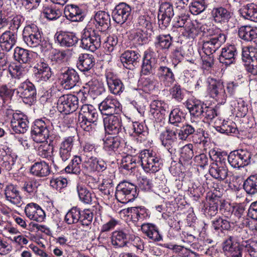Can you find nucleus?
<instances>
[{"label": "nucleus", "instance_id": "f257e3e1", "mask_svg": "<svg viewBox=\"0 0 257 257\" xmlns=\"http://www.w3.org/2000/svg\"><path fill=\"white\" fill-rule=\"evenodd\" d=\"M32 138L37 143H43L48 139L52 145H56L61 139L60 135L54 131L50 132L47 122L42 119L36 120L31 131Z\"/></svg>", "mask_w": 257, "mask_h": 257}, {"label": "nucleus", "instance_id": "f03ea898", "mask_svg": "<svg viewBox=\"0 0 257 257\" xmlns=\"http://www.w3.org/2000/svg\"><path fill=\"white\" fill-rule=\"evenodd\" d=\"M103 33L92 28H85L82 34L80 47L83 49L94 52L101 44Z\"/></svg>", "mask_w": 257, "mask_h": 257}, {"label": "nucleus", "instance_id": "7ed1b4c3", "mask_svg": "<svg viewBox=\"0 0 257 257\" xmlns=\"http://www.w3.org/2000/svg\"><path fill=\"white\" fill-rule=\"evenodd\" d=\"M115 196L116 199L122 203L133 201L138 196L137 186L127 181H122L116 187Z\"/></svg>", "mask_w": 257, "mask_h": 257}, {"label": "nucleus", "instance_id": "20e7f679", "mask_svg": "<svg viewBox=\"0 0 257 257\" xmlns=\"http://www.w3.org/2000/svg\"><path fill=\"white\" fill-rule=\"evenodd\" d=\"M141 164L147 173H155L160 169L161 164L160 158L152 150L145 149L140 153Z\"/></svg>", "mask_w": 257, "mask_h": 257}, {"label": "nucleus", "instance_id": "39448f33", "mask_svg": "<svg viewBox=\"0 0 257 257\" xmlns=\"http://www.w3.org/2000/svg\"><path fill=\"white\" fill-rule=\"evenodd\" d=\"M252 154L247 150L240 149L229 153L227 160L234 168H240L249 165L251 162Z\"/></svg>", "mask_w": 257, "mask_h": 257}, {"label": "nucleus", "instance_id": "423d86ee", "mask_svg": "<svg viewBox=\"0 0 257 257\" xmlns=\"http://www.w3.org/2000/svg\"><path fill=\"white\" fill-rule=\"evenodd\" d=\"M78 98L76 96L71 94H65L58 98L57 108L61 113L69 114L78 108Z\"/></svg>", "mask_w": 257, "mask_h": 257}, {"label": "nucleus", "instance_id": "0eeeda50", "mask_svg": "<svg viewBox=\"0 0 257 257\" xmlns=\"http://www.w3.org/2000/svg\"><path fill=\"white\" fill-rule=\"evenodd\" d=\"M59 80L62 87L68 90L76 85L80 81V77L74 69L65 67L61 69Z\"/></svg>", "mask_w": 257, "mask_h": 257}, {"label": "nucleus", "instance_id": "6e6552de", "mask_svg": "<svg viewBox=\"0 0 257 257\" xmlns=\"http://www.w3.org/2000/svg\"><path fill=\"white\" fill-rule=\"evenodd\" d=\"M169 108L168 105L162 100H155L150 104V115L154 121V126L160 125L165 118V116Z\"/></svg>", "mask_w": 257, "mask_h": 257}, {"label": "nucleus", "instance_id": "1a4fd4ad", "mask_svg": "<svg viewBox=\"0 0 257 257\" xmlns=\"http://www.w3.org/2000/svg\"><path fill=\"white\" fill-rule=\"evenodd\" d=\"M42 33L35 25H28L23 30V38L27 45L31 47H36L41 44Z\"/></svg>", "mask_w": 257, "mask_h": 257}, {"label": "nucleus", "instance_id": "9d476101", "mask_svg": "<svg viewBox=\"0 0 257 257\" xmlns=\"http://www.w3.org/2000/svg\"><path fill=\"white\" fill-rule=\"evenodd\" d=\"M178 131L166 128L162 132L159 137L162 145L164 146L171 154H175L178 146Z\"/></svg>", "mask_w": 257, "mask_h": 257}, {"label": "nucleus", "instance_id": "9b49d317", "mask_svg": "<svg viewBox=\"0 0 257 257\" xmlns=\"http://www.w3.org/2000/svg\"><path fill=\"white\" fill-rule=\"evenodd\" d=\"M242 59L247 63L246 67L247 71L254 76L257 75V48L248 47L243 49Z\"/></svg>", "mask_w": 257, "mask_h": 257}, {"label": "nucleus", "instance_id": "f8f14e48", "mask_svg": "<svg viewBox=\"0 0 257 257\" xmlns=\"http://www.w3.org/2000/svg\"><path fill=\"white\" fill-rule=\"evenodd\" d=\"M17 93L26 104L30 105L36 100V89L35 85L29 81L21 83L17 88Z\"/></svg>", "mask_w": 257, "mask_h": 257}, {"label": "nucleus", "instance_id": "ddd939ff", "mask_svg": "<svg viewBox=\"0 0 257 257\" xmlns=\"http://www.w3.org/2000/svg\"><path fill=\"white\" fill-rule=\"evenodd\" d=\"M132 7L125 3H120L117 5L112 12L113 20L116 23L122 25L132 18Z\"/></svg>", "mask_w": 257, "mask_h": 257}, {"label": "nucleus", "instance_id": "4468645a", "mask_svg": "<svg viewBox=\"0 0 257 257\" xmlns=\"http://www.w3.org/2000/svg\"><path fill=\"white\" fill-rule=\"evenodd\" d=\"M99 109L102 114L109 116L120 113L121 107L116 99L108 96L99 104Z\"/></svg>", "mask_w": 257, "mask_h": 257}, {"label": "nucleus", "instance_id": "2eb2a0df", "mask_svg": "<svg viewBox=\"0 0 257 257\" xmlns=\"http://www.w3.org/2000/svg\"><path fill=\"white\" fill-rule=\"evenodd\" d=\"M223 251L228 257H242L243 247L241 243L239 244L235 237L229 236L224 241L223 246Z\"/></svg>", "mask_w": 257, "mask_h": 257}, {"label": "nucleus", "instance_id": "dca6fc26", "mask_svg": "<svg viewBox=\"0 0 257 257\" xmlns=\"http://www.w3.org/2000/svg\"><path fill=\"white\" fill-rule=\"evenodd\" d=\"M174 15L172 5L168 2L161 4L158 14V23L162 29L167 28Z\"/></svg>", "mask_w": 257, "mask_h": 257}, {"label": "nucleus", "instance_id": "f3484780", "mask_svg": "<svg viewBox=\"0 0 257 257\" xmlns=\"http://www.w3.org/2000/svg\"><path fill=\"white\" fill-rule=\"evenodd\" d=\"M103 124L105 133L109 135H117L122 126L121 117L114 114L104 117Z\"/></svg>", "mask_w": 257, "mask_h": 257}, {"label": "nucleus", "instance_id": "a211bd4d", "mask_svg": "<svg viewBox=\"0 0 257 257\" xmlns=\"http://www.w3.org/2000/svg\"><path fill=\"white\" fill-rule=\"evenodd\" d=\"M201 121L200 120H195L191 118L189 122L186 123L178 131V136L179 140L185 141L190 136L195 133H199L200 131V124Z\"/></svg>", "mask_w": 257, "mask_h": 257}, {"label": "nucleus", "instance_id": "6ab92c4d", "mask_svg": "<svg viewBox=\"0 0 257 257\" xmlns=\"http://www.w3.org/2000/svg\"><path fill=\"white\" fill-rule=\"evenodd\" d=\"M74 142V136L66 137L61 142L58 148V156L62 162H65L71 157Z\"/></svg>", "mask_w": 257, "mask_h": 257}, {"label": "nucleus", "instance_id": "aec40b11", "mask_svg": "<svg viewBox=\"0 0 257 257\" xmlns=\"http://www.w3.org/2000/svg\"><path fill=\"white\" fill-rule=\"evenodd\" d=\"M105 77L109 91L115 95H120L124 90L121 80L111 71H107Z\"/></svg>", "mask_w": 257, "mask_h": 257}, {"label": "nucleus", "instance_id": "412c9836", "mask_svg": "<svg viewBox=\"0 0 257 257\" xmlns=\"http://www.w3.org/2000/svg\"><path fill=\"white\" fill-rule=\"evenodd\" d=\"M157 77L161 84L169 87L175 81V77L172 69L166 66H160L157 71Z\"/></svg>", "mask_w": 257, "mask_h": 257}, {"label": "nucleus", "instance_id": "4be33fe9", "mask_svg": "<svg viewBox=\"0 0 257 257\" xmlns=\"http://www.w3.org/2000/svg\"><path fill=\"white\" fill-rule=\"evenodd\" d=\"M206 104L196 98H190L186 102V106L190 112L191 118L199 120L202 118Z\"/></svg>", "mask_w": 257, "mask_h": 257}, {"label": "nucleus", "instance_id": "5701e85b", "mask_svg": "<svg viewBox=\"0 0 257 257\" xmlns=\"http://www.w3.org/2000/svg\"><path fill=\"white\" fill-rule=\"evenodd\" d=\"M6 199L12 204L21 207L24 204L20 192L17 186L10 184L7 185L5 189Z\"/></svg>", "mask_w": 257, "mask_h": 257}, {"label": "nucleus", "instance_id": "b1692460", "mask_svg": "<svg viewBox=\"0 0 257 257\" xmlns=\"http://www.w3.org/2000/svg\"><path fill=\"white\" fill-rule=\"evenodd\" d=\"M208 91L211 97L215 99H225L226 95L222 82L210 79L208 80Z\"/></svg>", "mask_w": 257, "mask_h": 257}, {"label": "nucleus", "instance_id": "393cba45", "mask_svg": "<svg viewBox=\"0 0 257 257\" xmlns=\"http://www.w3.org/2000/svg\"><path fill=\"white\" fill-rule=\"evenodd\" d=\"M56 41L60 46L68 48L75 46L78 38L75 34L68 32L61 31L55 35Z\"/></svg>", "mask_w": 257, "mask_h": 257}, {"label": "nucleus", "instance_id": "a878e982", "mask_svg": "<svg viewBox=\"0 0 257 257\" xmlns=\"http://www.w3.org/2000/svg\"><path fill=\"white\" fill-rule=\"evenodd\" d=\"M25 212L28 218L37 222H42L45 217L43 210L37 204H28L25 208Z\"/></svg>", "mask_w": 257, "mask_h": 257}, {"label": "nucleus", "instance_id": "bb28decb", "mask_svg": "<svg viewBox=\"0 0 257 257\" xmlns=\"http://www.w3.org/2000/svg\"><path fill=\"white\" fill-rule=\"evenodd\" d=\"M28 120L22 114H13L11 120V127L16 133H25L28 130Z\"/></svg>", "mask_w": 257, "mask_h": 257}, {"label": "nucleus", "instance_id": "cd10ccee", "mask_svg": "<svg viewBox=\"0 0 257 257\" xmlns=\"http://www.w3.org/2000/svg\"><path fill=\"white\" fill-rule=\"evenodd\" d=\"M211 13L215 23L220 24L228 22L233 14L230 10L223 7L214 8Z\"/></svg>", "mask_w": 257, "mask_h": 257}, {"label": "nucleus", "instance_id": "c85d7f7f", "mask_svg": "<svg viewBox=\"0 0 257 257\" xmlns=\"http://www.w3.org/2000/svg\"><path fill=\"white\" fill-rule=\"evenodd\" d=\"M120 59L125 67L132 69L139 62L140 55L136 51L127 50L121 54Z\"/></svg>", "mask_w": 257, "mask_h": 257}, {"label": "nucleus", "instance_id": "c756f323", "mask_svg": "<svg viewBox=\"0 0 257 257\" xmlns=\"http://www.w3.org/2000/svg\"><path fill=\"white\" fill-rule=\"evenodd\" d=\"M237 52L234 45H229L222 49L219 56V62L226 66H228L235 62Z\"/></svg>", "mask_w": 257, "mask_h": 257}, {"label": "nucleus", "instance_id": "7c9ffc66", "mask_svg": "<svg viewBox=\"0 0 257 257\" xmlns=\"http://www.w3.org/2000/svg\"><path fill=\"white\" fill-rule=\"evenodd\" d=\"M36 53L28 50L17 47L15 49L14 57L16 61L21 64H29L33 62V57Z\"/></svg>", "mask_w": 257, "mask_h": 257}, {"label": "nucleus", "instance_id": "2f4dec72", "mask_svg": "<svg viewBox=\"0 0 257 257\" xmlns=\"http://www.w3.org/2000/svg\"><path fill=\"white\" fill-rule=\"evenodd\" d=\"M226 39L220 38H206L204 40L202 49L204 53L207 56L211 55L218 50L221 45L224 43Z\"/></svg>", "mask_w": 257, "mask_h": 257}, {"label": "nucleus", "instance_id": "473e14b6", "mask_svg": "<svg viewBox=\"0 0 257 257\" xmlns=\"http://www.w3.org/2000/svg\"><path fill=\"white\" fill-rule=\"evenodd\" d=\"M95 26L102 33L107 30L110 26V18L108 13L99 11L94 16Z\"/></svg>", "mask_w": 257, "mask_h": 257}, {"label": "nucleus", "instance_id": "72a5a7b5", "mask_svg": "<svg viewBox=\"0 0 257 257\" xmlns=\"http://www.w3.org/2000/svg\"><path fill=\"white\" fill-rule=\"evenodd\" d=\"M64 14L72 22H81L84 19L82 10L77 5H68L65 7Z\"/></svg>", "mask_w": 257, "mask_h": 257}, {"label": "nucleus", "instance_id": "f704fd0d", "mask_svg": "<svg viewBox=\"0 0 257 257\" xmlns=\"http://www.w3.org/2000/svg\"><path fill=\"white\" fill-rule=\"evenodd\" d=\"M94 57L92 55L88 54H81L78 58L77 67L78 69L85 73L90 71L94 66Z\"/></svg>", "mask_w": 257, "mask_h": 257}, {"label": "nucleus", "instance_id": "c9c22d12", "mask_svg": "<svg viewBox=\"0 0 257 257\" xmlns=\"http://www.w3.org/2000/svg\"><path fill=\"white\" fill-rule=\"evenodd\" d=\"M141 230L148 238L153 241L158 242L163 239L162 235L157 226L152 223H144L141 225Z\"/></svg>", "mask_w": 257, "mask_h": 257}, {"label": "nucleus", "instance_id": "e433bc0d", "mask_svg": "<svg viewBox=\"0 0 257 257\" xmlns=\"http://www.w3.org/2000/svg\"><path fill=\"white\" fill-rule=\"evenodd\" d=\"M129 239L130 234L127 230H116L112 233L111 243L113 246L122 247L127 245Z\"/></svg>", "mask_w": 257, "mask_h": 257}, {"label": "nucleus", "instance_id": "4c0bfd02", "mask_svg": "<svg viewBox=\"0 0 257 257\" xmlns=\"http://www.w3.org/2000/svg\"><path fill=\"white\" fill-rule=\"evenodd\" d=\"M17 41V35L11 31H6L0 37V47L3 50L9 52Z\"/></svg>", "mask_w": 257, "mask_h": 257}, {"label": "nucleus", "instance_id": "58836bf2", "mask_svg": "<svg viewBox=\"0 0 257 257\" xmlns=\"http://www.w3.org/2000/svg\"><path fill=\"white\" fill-rule=\"evenodd\" d=\"M238 35L246 42H255L257 39V28L249 25L241 26L238 28Z\"/></svg>", "mask_w": 257, "mask_h": 257}, {"label": "nucleus", "instance_id": "ea45409f", "mask_svg": "<svg viewBox=\"0 0 257 257\" xmlns=\"http://www.w3.org/2000/svg\"><path fill=\"white\" fill-rule=\"evenodd\" d=\"M157 60L151 53L145 52L141 72L143 75H148L154 72L156 68Z\"/></svg>", "mask_w": 257, "mask_h": 257}, {"label": "nucleus", "instance_id": "a19ab883", "mask_svg": "<svg viewBox=\"0 0 257 257\" xmlns=\"http://www.w3.org/2000/svg\"><path fill=\"white\" fill-rule=\"evenodd\" d=\"M30 173L38 177H45L50 174V168L48 164L44 161L37 162L31 167Z\"/></svg>", "mask_w": 257, "mask_h": 257}, {"label": "nucleus", "instance_id": "79ce46f5", "mask_svg": "<svg viewBox=\"0 0 257 257\" xmlns=\"http://www.w3.org/2000/svg\"><path fill=\"white\" fill-rule=\"evenodd\" d=\"M193 146L191 144L185 145L181 148L180 151L179 163L182 166H186L191 163L194 156Z\"/></svg>", "mask_w": 257, "mask_h": 257}, {"label": "nucleus", "instance_id": "37998d69", "mask_svg": "<svg viewBox=\"0 0 257 257\" xmlns=\"http://www.w3.org/2000/svg\"><path fill=\"white\" fill-rule=\"evenodd\" d=\"M78 116L95 123L98 119V114L97 110L92 105L85 104L81 107Z\"/></svg>", "mask_w": 257, "mask_h": 257}, {"label": "nucleus", "instance_id": "c03bdc74", "mask_svg": "<svg viewBox=\"0 0 257 257\" xmlns=\"http://www.w3.org/2000/svg\"><path fill=\"white\" fill-rule=\"evenodd\" d=\"M240 15L245 19L257 22V6L253 4L243 6L239 10Z\"/></svg>", "mask_w": 257, "mask_h": 257}, {"label": "nucleus", "instance_id": "a18cd8bd", "mask_svg": "<svg viewBox=\"0 0 257 257\" xmlns=\"http://www.w3.org/2000/svg\"><path fill=\"white\" fill-rule=\"evenodd\" d=\"M173 43V38L170 34H160L155 38L154 45L156 48L168 50Z\"/></svg>", "mask_w": 257, "mask_h": 257}, {"label": "nucleus", "instance_id": "49530a36", "mask_svg": "<svg viewBox=\"0 0 257 257\" xmlns=\"http://www.w3.org/2000/svg\"><path fill=\"white\" fill-rule=\"evenodd\" d=\"M133 129L138 141L142 142L147 140L149 132L146 125L137 121L133 122Z\"/></svg>", "mask_w": 257, "mask_h": 257}, {"label": "nucleus", "instance_id": "de8ad7c7", "mask_svg": "<svg viewBox=\"0 0 257 257\" xmlns=\"http://www.w3.org/2000/svg\"><path fill=\"white\" fill-rule=\"evenodd\" d=\"M209 156L212 160L215 161L212 166H227L226 160H227L228 155L226 152L217 151L213 149L209 152Z\"/></svg>", "mask_w": 257, "mask_h": 257}, {"label": "nucleus", "instance_id": "09e8293b", "mask_svg": "<svg viewBox=\"0 0 257 257\" xmlns=\"http://www.w3.org/2000/svg\"><path fill=\"white\" fill-rule=\"evenodd\" d=\"M150 31L147 29H138L132 33L131 36L138 44L142 45L147 43L151 38L152 34Z\"/></svg>", "mask_w": 257, "mask_h": 257}, {"label": "nucleus", "instance_id": "8fccbe9b", "mask_svg": "<svg viewBox=\"0 0 257 257\" xmlns=\"http://www.w3.org/2000/svg\"><path fill=\"white\" fill-rule=\"evenodd\" d=\"M228 173L227 166H211L209 169L210 175L220 181H223L227 178Z\"/></svg>", "mask_w": 257, "mask_h": 257}, {"label": "nucleus", "instance_id": "3c124183", "mask_svg": "<svg viewBox=\"0 0 257 257\" xmlns=\"http://www.w3.org/2000/svg\"><path fill=\"white\" fill-rule=\"evenodd\" d=\"M83 162L82 158L79 156H75L71 163L65 168V171L68 173L80 174Z\"/></svg>", "mask_w": 257, "mask_h": 257}, {"label": "nucleus", "instance_id": "603ef678", "mask_svg": "<svg viewBox=\"0 0 257 257\" xmlns=\"http://www.w3.org/2000/svg\"><path fill=\"white\" fill-rule=\"evenodd\" d=\"M243 189L248 194L257 193V175H250L245 180Z\"/></svg>", "mask_w": 257, "mask_h": 257}, {"label": "nucleus", "instance_id": "864d4df0", "mask_svg": "<svg viewBox=\"0 0 257 257\" xmlns=\"http://www.w3.org/2000/svg\"><path fill=\"white\" fill-rule=\"evenodd\" d=\"M212 227L216 231H221L222 230H229L230 227V223L225 217L216 218L212 221Z\"/></svg>", "mask_w": 257, "mask_h": 257}, {"label": "nucleus", "instance_id": "5fc2aeb1", "mask_svg": "<svg viewBox=\"0 0 257 257\" xmlns=\"http://www.w3.org/2000/svg\"><path fill=\"white\" fill-rule=\"evenodd\" d=\"M221 120H216L214 122V127L216 130L222 134L228 135L231 133H235L236 130L234 125H231L228 121L223 120L220 125Z\"/></svg>", "mask_w": 257, "mask_h": 257}, {"label": "nucleus", "instance_id": "6e6d98bb", "mask_svg": "<svg viewBox=\"0 0 257 257\" xmlns=\"http://www.w3.org/2000/svg\"><path fill=\"white\" fill-rule=\"evenodd\" d=\"M77 191L80 200L85 204H90L92 200L91 193L82 184H78Z\"/></svg>", "mask_w": 257, "mask_h": 257}, {"label": "nucleus", "instance_id": "4d7b16f0", "mask_svg": "<svg viewBox=\"0 0 257 257\" xmlns=\"http://www.w3.org/2000/svg\"><path fill=\"white\" fill-rule=\"evenodd\" d=\"M121 144L120 139L119 137H109L104 141V148L108 152L116 151Z\"/></svg>", "mask_w": 257, "mask_h": 257}, {"label": "nucleus", "instance_id": "13d9d810", "mask_svg": "<svg viewBox=\"0 0 257 257\" xmlns=\"http://www.w3.org/2000/svg\"><path fill=\"white\" fill-rule=\"evenodd\" d=\"M80 216V209L77 207H73L66 214L65 221L68 224L76 223L79 221Z\"/></svg>", "mask_w": 257, "mask_h": 257}, {"label": "nucleus", "instance_id": "bf43d9fd", "mask_svg": "<svg viewBox=\"0 0 257 257\" xmlns=\"http://www.w3.org/2000/svg\"><path fill=\"white\" fill-rule=\"evenodd\" d=\"M201 30L206 35L207 38H220L221 36L223 39H226V36L221 33V31L216 28H208L207 26L204 25L201 27Z\"/></svg>", "mask_w": 257, "mask_h": 257}, {"label": "nucleus", "instance_id": "052dcab7", "mask_svg": "<svg viewBox=\"0 0 257 257\" xmlns=\"http://www.w3.org/2000/svg\"><path fill=\"white\" fill-rule=\"evenodd\" d=\"M241 246L243 251L251 257H257V241L250 239L243 241Z\"/></svg>", "mask_w": 257, "mask_h": 257}, {"label": "nucleus", "instance_id": "680f3d73", "mask_svg": "<svg viewBox=\"0 0 257 257\" xmlns=\"http://www.w3.org/2000/svg\"><path fill=\"white\" fill-rule=\"evenodd\" d=\"M42 13L44 17L49 20H55L61 16L59 9H56L51 6H44L43 7Z\"/></svg>", "mask_w": 257, "mask_h": 257}, {"label": "nucleus", "instance_id": "e2e57ef3", "mask_svg": "<svg viewBox=\"0 0 257 257\" xmlns=\"http://www.w3.org/2000/svg\"><path fill=\"white\" fill-rule=\"evenodd\" d=\"M169 93L171 98L177 102H181L185 96V90L178 84H175L170 89Z\"/></svg>", "mask_w": 257, "mask_h": 257}, {"label": "nucleus", "instance_id": "0e129e2a", "mask_svg": "<svg viewBox=\"0 0 257 257\" xmlns=\"http://www.w3.org/2000/svg\"><path fill=\"white\" fill-rule=\"evenodd\" d=\"M141 163L140 156L137 158L130 155L126 156L122 160V167L126 170H132L136 167L137 164Z\"/></svg>", "mask_w": 257, "mask_h": 257}, {"label": "nucleus", "instance_id": "69168bd1", "mask_svg": "<svg viewBox=\"0 0 257 257\" xmlns=\"http://www.w3.org/2000/svg\"><path fill=\"white\" fill-rule=\"evenodd\" d=\"M86 85L89 88L88 92L95 96L101 94L103 90L101 84L96 79H92L86 83Z\"/></svg>", "mask_w": 257, "mask_h": 257}, {"label": "nucleus", "instance_id": "338daca9", "mask_svg": "<svg viewBox=\"0 0 257 257\" xmlns=\"http://www.w3.org/2000/svg\"><path fill=\"white\" fill-rule=\"evenodd\" d=\"M96 158L94 156L87 157L83 161L82 169L86 173H92L96 172Z\"/></svg>", "mask_w": 257, "mask_h": 257}, {"label": "nucleus", "instance_id": "774afa93", "mask_svg": "<svg viewBox=\"0 0 257 257\" xmlns=\"http://www.w3.org/2000/svg\"><path fill=\"white\" fill-rule=\"evenodd\" d=\"M40 185V180L32 179L26 181L24 183L22 189L30 194H34L37 192L38 188Z\"/></svg>", "mask_w": 257, "mask_h": 257}]
</instances>
